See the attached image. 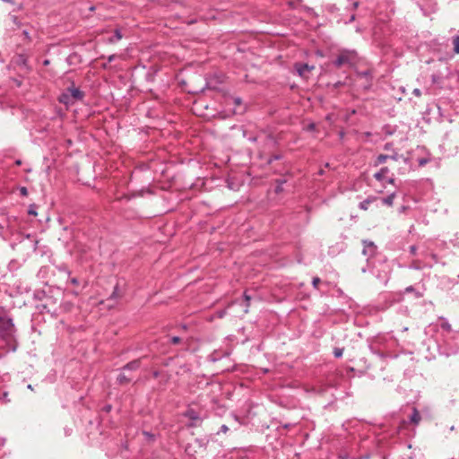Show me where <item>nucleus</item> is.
<instances>
[{
	"label": "nucleus",
	"mask_w": 459,
	"mask_h": 459,
	"mask_svg": "<svg viewBox=\"0 0 459 459\" xmlns=\"http://www.w3.org/2000/svg\"><path fill=\"white\" fill-rule=\"evenodd\" d=\"M454 51L455 54H459V36L453 39Z\"/></svg>",
	"instance_id": "10"
},
{
	"label": "nucleus",
	"mask_w": 459,
	"mask_h": 459,
	"mask_svg": "<svg viewBox=\"0 0 459 459\" xmlns=\"http://www.w3.org/2000/svg\"><path fill=\"white\" fill-rule=\"evenodd\" d=\"M140 367V359H136L134 361H131L127 363L124 368L123 370H135Z\"/></svg>",
	"instance_id": "5"
},
{
	"label": "nucleus",
	"mask_w": 459,
	"mask_h": 459,
	"mask_svg": "<svg viewBox=\"0 0 459 459\" xmlns=\"http://www.w3.org/2000/svg\"><path fill=\"white\" fill-rule=\"evenodd\" d=\"M48 64H49V61H48V60H46V61L44 62V65H48Z\"/></svg>",
	"instance_id": "28"
},
{
	"label": "nucleus",
	"mask_w": 459,
	"mask_h": 459,
	"mask_svg": "<svg viewBox=\"0 0 459 459\" xmlns=\"http://www.w3.org/2000/svg\"><path fill=\"white\" fill-rule=\"evenodd\" d=\"M355 55L353 52L342 51L338 56L334 65L337 67H341L344 65H351L354 60Z\"/></svg>",
	"instance_id": "2"
},
{
	"label": "nucleus",
	"mask_w": 459,
	"mask_h": 459,
	"mask_svg": "<svg viewBox=\"0 0 459 459\" xmlns=\"http://www.w3.org/2000/svg\"><path fill=\"white\" fill-rule=\"evenodd\" d=\"M68 94H69V97L71 98V100H73V102L74 100H82L83 97V93L79 89H76V88L68 89Z\"/></svg>",
	"instance_id": "4"
},
{
	"label": "nucleus",
	"mask_w": 459,
	"mask_h": 459,
	"mask_svg": "<svg viewBox=\"0 0 459 459\" xmlns=\"http://www.w3.org/2000/svg\"><path fill=\"white\" fill-rule=\"evenodd\" d=\"M4 2H6V3H13L14 0H3Z\"/></svg>",
	"instance_id": "25"
},
{
	"label": "nucleus",
	"mask_w": 459,
	"mask_h": 459,
	"mask_svg": "<svg viewBox=\"0 0 459 459\" xmlns=\"http://www.w3.org/2000/svg\"><path fill=\"white\" fill-rule=\"evenodd\" d=\"M394 199V194H392L388 195L387 197L383 199V203L388 206H391L393 204Z\"/></svg>",
	"instance_id": "11"
},
{
	"label": "nucleus",
	"mask_w": 459,
	"mask_h": 459,
	"mask_svg": "<svg viewBox=\"0 0 459 459\" xmlns=\"http://www.w3.org/2000/svg\"><path fill=\"white\" fill-rule=\"evenodd\" d=\"M116 38H117V40L122 39V35L119 30H116Z\"/></svg>",
	"instance_id": "18"
},
{
	"label": "nucleus",
	"mask_w": 459,
	"mask_h": 459,
	"mask_svg": "<svg viewBox=\"0 0 459 459\" xmlns=\"http://www.w3.org/2000/svg\"><path fill=\"white\" fill-rule=\"evenodd\" d=\"M389 158L393 159V157H389V156H387V155L380 154V155L377 157V165H379V164H382V163L385 162V160H386L387 159H389Z\"/></svg>",
	"instance_id": "12"
},
{
	"label": "nucleus",
	"mask_w": 459,
	"mask_h": 459,
	"mask_svg": "<svg viewBox=\"0 0 459 459\" xmlns=\"http://www.w3.org/2000/svg\"><path fill=\"white\" fill-rule=\"evenodd\" d=\"M117 381L121 385H126L131 381V377L126 376L125 371L123 370V372L118 375Z\"/></svg>",
	"instance_id": "6"
},
{
	"label": "nucleus",
	"mask_w": 459,
	"mask_h": 459,
	"mask_svg": "<svg viewBox=\"0 0 459 459\" xmlns=\"http://www.w3.org/2000/svg\"><path fill=\"white\" fill-rule=\"evenodd\" d=\"M233 101L236 105H240L241 104V100L239 98H235L233 99Z\"/></svg>",
	"instance_id": "20"
},
{
	"label": "nucleus",
	"mask_w": 459,
	"mask_h": 459,
	"mask_svg": "<svg viewBox=\"0 0 459 459\" xmlns=\"http://www.w3.org/2000/svg\"><path fill=\"white\" fill-rule=\"evenodd\" d=\"M413 93L417 96V97H420L421 96V92L419 89H415L413 91Z\"/></svg>",
	"instance_id": "19"
},
{
	"label": "nucleus",
	"mask_w": 459,
	"mask_h": 459,
	"mask_svg": "<svg viewBox=\"0 0 459 459\" xmlns=\"http://www.w3.org/2000/svg\"><path fill=\"white\" fill-rule=\"evenodd\" d=\"M411 253H414L415 252V247H411Z\"/></svg>",
	"instance_id": "27"
},
{
	"label": "nucleus",
	"mask_w": 459,
	"mask_h": 459,
	"mask_svg": "<svg viewBox=\"0 0 459 459\" xmlns=\"http://www.w3.org/2000/svg\"><path fill=\"white\" fill-rule=\"evenodd\" d=\"M388 171H389L388 168H386V167L382 168L379 172L375 174V178L377 180H382L385 177V175L387 174Z\"/></svg>",
	"instance_id": "8"
},
{
	"label": "nucleus",
	"mask_w": 459,
	"mask_h": 459,
	"mask_svg": "<svg viewBox=\"0 0 459 459\" xmlns=\"http://www.w3.org/2000/svg\"><path fill=\"white\" fill-rule=\"evenodd\" d=\"M13 325L8 317L5 309L0 307V339H5L12 335Z\"/></svg>",
	"instance_id": "1"
},
{
	"label": "nucleus",
	"mask_w": 459,
	"mask_h": 459,
	"mask_svg": "<svg viewBox=\"0 0 459 459\" xmlns=\"http://www.w3.org/2000/svg\"><path fill=\"white\" fill-rule=\"evenodd\" d=\"M389 182H390L391 184H393V183H394V179H393V178H391V179L389 180Z\"/></svg>",
	"instance_id": "29"
},
{
	"label": "nucleus",
	"mask_w": 459,
	"mask_h": 459,
	"mask_svg": "<svg viewBox=\"0 0 459 459\" xmlns=\"http://www.w3.org/2000/svg\"><path fill=\"white\" fill-rule=\"evenodd\" d=\"M114 58H115V56H114V55H113V56H110L108 57V61H109V62H111V61H113V60H114Z\"/></svg>",
	"instance_id": "23"
},
{
	"label": "nucleus",
	"mask_w": 459,
	"mask_h": 459,
	"mask_svg": "<svg viewBox=\"0 0 459 459\" xmlns=\"http://www.w3.org/2000/svg\"><path fill=\"white\" fill-rule=\"evenodd\" d=\"M244 297H245L246 301L247 302V307H249V301L251 299L250 296H248L247 294H245Z\"/></svg>",
	"instance_id": "17"
},
{
	"label": "nucleus",
	"mask_w": 459,
	"mask_h": 459,
	"mask_svg": "<svg viewBox=\"0 0 459 459\" xmlns=\"http://www.w3.org/2000/svg\"><path fill=\"white\" fill-rule=\"evenodd\" d=\"M71 282H72L73 284H77V283H78V281H77V280H76L75 278H73V279L71 280Z\"/></svg>",
	"instance_id": "22"
},
{
	"label": "nucleus",
	"mask_w": 459,
	"mask_h": 459,
	"mask_svg": "<svg viewBox=\"0 0 459 459\" xmlns=\"http://www.w3.org/2000/svg\"><path fill=\"white\" fill-rule=\"evenodd\" d=\"M27 388H28V389H30V390H31V391H33V390H34V388H33V386H32L31 385H28Z\"/></svg>",
	"instance_id": "24"
},
{
	"label": "nucleus",
	"mask_w": 459,
	"mask_h": 459,
	"mask_svg": "<svg viewBox=\"0 0 459 459\" xmlns=\"http://www.w3.org/2000/svg\"><path fill=\"white\" fill-rule=\"evenodd\" d=\"M20 192H21V195H23V196H27L28 195V190L25 186H22L20 188Z\"/></svg>",
	"instance_id": "15"
},
{
	"label": "nucleus",
	"mask_w": 459,
	"mask_h": 459,
	"mask_svg": "<svg viewBox=\"0 0 459 459\" xmlns=\"http://www.w3.org/2000/svg\"><path fill=\"white\" fill-rule=\"evenodd\" d=\"M320 282H321L320 279L318 277H315L313 279L312 284L315 288H318V285Z\"/></svg>",
	"instance_id": "14"
},
{
	"label": "nucleus",
	"mask_w": 459,
	"mask_h": 459,
	"mask_svg": "<svg viewBox=\"0 0 459 459\" xmlns=\"http://www.w3.org/2000/svg\"><path fill=\"white\" fill-rule=\"evenodd\" d=\"M420 419L421 418H420V415L418 410L416 408H413V412H412V415L411 417V421L413 424L417 425L420 421Z\"/></svg>",
	"instance_id": "7"
},
{
	"label": "nucleus",
	"mask_w": 459,
	"mask_h": 459,
	"mask_svg": "<svg viewBox=\"0 0 459 459\" xmlns=\"http://www.w3.org/2000/svg\"><path fill=\"white\" fill-rule=\"evenodd\" d=\"M59 100L60 102H63L65 104H70V103H73V100H71V98L69 97V94L68 93H64L60 96L59 98Z\"/></svg>",
	"instance_id": "9"
},
{
	"label": "nucleus",
	"mask_w": 459,
	"mask_h": 459,
	"mask_svg": "<svg viewBox=\"0 0 459 459\" xmlns=\"http://www.w3.org/2000/svg\"><path fill=\"white\" fill-rule=\"evenodd\" d=\"M180 341H181V339H180L179 337H178V336H175V337H172V338H171V342H172L173 344H178V343H179V342H180Z\"/></svg>",
	"instance_id": "16"
},
{
	"label": "nucleus",
	"mask_w": 459,
	"mask_h": 459,
	"mask_svg": "<svg viewBox=\"0 0 459 459\" xmlns=\"http://www.w3.org/2000/svg\"><path fill=\"white\" fill-rule=\"evenodd\" d=\"M29 213L32 215H37V212L32 209H30Z\"/></svg>",
	"instance_id": "21"
},
{
	"label": "nucleus",
	"mask_w": 459,
	"mask_h": 459,
	"mask_svg": "<svg viewBox=\"0 0 459 459\" xmlns=\"http://www.w3.org/2000/svg\"><path fill=\"white\" fill-rule=\"evenodd\" d=\"M342 353H343V349H340V348H335L333 350V355L334 357L336 358H340L342 356Z\"/></svg>",
	"instance_id": "13"
},
{
	"label": "nucleus",
	"mask_w": 459,
	"mask_h": 459,
	"mask_svg": "<svg viewBox=\"0 0 459 459\" xmlns=\"http://www.w3.org/2000/svg\"><path fill=\"white\" fill-rule=\"evenodd\" d=\"M368 247H371L372 249H373V248H375V247H374L373 243H370V244L368 245Z\"/></svg>",
	"instance_id": "26"
},
{
	"label": "nucleus",
	"mask_w": 459,
	"mask_h": 459,
	"mask_svg": "<svg viewBox=\"0 0 459 459\" xmlns=\"http://www.w3.org/2000/svg\"><path fill=\"white\" fill-rule=\"evenodd\" d=\"M295 68L301 77L307 78L308 74L315 69V66L308 65L307 64H296Z\"/></svg>",
	"instance_id": "3"
}]
</instances>
